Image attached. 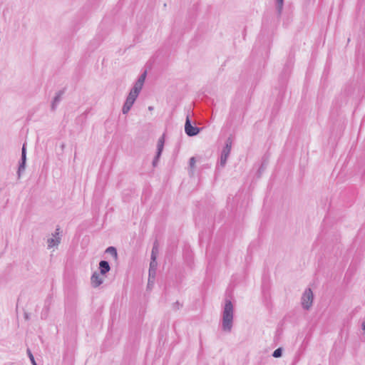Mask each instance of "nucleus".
<instances>
[{
    "label": "nucleus",
    "mask_w": 365,
    "mask_h": 365,
    "mask_svg": "<svg viewBox=\"0 0 365 365\" xmlns=\"http://www.w3.org/2000/svg\"><path fill=\"white\" fill-rule=\"evenodd\" d=\"M234 307L230 299L225 300L222 311V329L225 332L230 333L233 326Z\"/></svg>",
    "instance_id": "nucleus-1"
},
{
    "label": "nucleus",
    "mask_w": 365,
    "mask_h": 365,
    "mask_svg": "<svg viewBox=\"0 0 365 365\" xmlns=\"http://www.w3.org/2000/svg\"><path fill=\"white\" fill-rule=\"evenodd\" d=\"M313 299L314 294L312 289L310 288L306 289L302 297V307L306 310H309L312 306Z\"/></svg>",
    "instance_id": "nucleus-2"
},
{
    "label": "nucleus",
    "mask_w": 365,
    "mask_h": 365,
    "mask_svg": "<svg viewBox=\"0 0 365 365\" xmlns=\"http://www.w3.org/2000/svg\"><path fill=\"white\" fill-rule=\"evenodd\" d=\"M232 147V140L230 138H228L226 140L225 145L223 148L220 156V165L221 167H224L227 163V160L231 151Z\"/></svg>",
    "instance_id": "nucleus-3"
},
{
    "label": "nucleus",
    "mask_w": 365,
    "mask_h": 365,
    "mask_svg": "<svg viewBox=\"0 0 365 365\" xmlns=\"http://www.w3.org/2000/svg\"><path fill=\"white\" fill-rule=\"evenodd\" d=\"M201 128L194 126L192 125L189 115H187L186 117V120L185 123V132L189 137H192L197 135L200 130Z\"/></svg>",
    "instance_id": "nucleus-4"
},
{
    "label": "nucleus",
    "mask_w": 365,
    "mask_h": 365,
    "mask_svg": "<svg viewBox=\"0 0 365 365\" xmlns=\"http://www.w3.org/2000/svg\"><path fill=\"white\" fill-rule=\"evenodd\" d=\"M138 96V95L133 94L130 91L122 108V112L123 114H127L130 111Z\"/></svg>",
    "instance_id": "nucleus-5"
},
{
    "label": "nucleus",
    "mask_w": 365,
    "mask_h": 365,
    "mask_svg": "<svg viewBox=\"0 0 365 365\" xmlns=\"http://www.w3.org/2000/svg\"><path fill=\"white\" fill-rule=\"evenodd\" d=\"M60 227L57 226L54 233L52 234V237L47 239L48 249L58 246L61 243Z\"/></svg>",
    "instance_id": "nucleus-6"
},
{
    "label": "nucleus",
    "mask_w": 365,
    "mask_h": 365,
    "mask_svg": "<svg viewBox=\"0 0 365 365\" xmlns=\"http://www.w3.org/2000/svg\"><path fill=\"white\" fill-rule=\"evenodd\" d=\"M26 161V143H24L22 149H21V161L19 163V169L17 171L19 178L21 177V173L24 172L25 170Z\"/></svg>",
    "instance_id": "nucleus-7"
},
{
    "label": "nucleus",
    "mask_w": 365,
    "mask_h": 365,
    "mask_svg": "<svg viewBox=\"0 0 365 365\" xmlns=\"http://www.w3.org/2000/svg\"><path fill=\"white\" fill-rule=\"evenodd\" d=\"M91 284L93 287H98L103 283V279L101 278L99 274L94 272L91 277Z\"/></svg>",
    "instance_id": "nucleus-8"
},
{
    "label": "nucleus",
    "mask_w": 365,
    "mask_h": 365,
    "mask_svg": "<svg viewBox=\"0 0 365 365\" xmlns=\"http://www.w3.org/2000/svg\"><path fill=\"white\" fill-rule=\"evenodd\" d=\"M99 269L101 274L104 275L107 274L110 269L108 262L106 260H101L99 262Z\"/></svg>",
    "instance_id": "nucleus-9"
},
{
    "label": "nucleus",
    "mask_w": 365,
    "mask_h": 365,
    "mask_svg": "<svg viewBox=\"0 0 365 365\" xmlns=\"http://www.w3.org/2000/svg\"><path fill=\"white\" fill-rule=\"evenodd\" d=\"M63 91H59L56 94V96L54 97L53 101H52V104H51V109L52 110H55L56 109V106L58 104V103L61 101V96L63 95Z\"/></svg>",
    "instance_id": "nucleus-10"
},
{
    "label": "nucleus",
    "mask_w": 365,
    "mask_h": 365,
    "mask_svg": "<svg viewBox=\"0 0 365 365\" xmlns=\"http://www.w3.org/2000/svg\"><path fill=\"white\" fill-rule=\"evenodd\" d=\"M164 143H165V139H164V135H163L158 140L157 152H156L158 153V157H160V155L162 154L163 147H164Z\"/></svg>",
    "instance_id": "nucleus-11"
},
{
    "label": "nucleus",
    "mask_w": 365,
    "mask_h": 365,
    "mask_svg": "<svg viewBox=\"0 0 365 365\" xmlns=\"http://www.w3.org/2000/svg\"><path fill=\"white\" fill-rule=\"evenodd\" d=\"M143 86V84L139 83V82L136 81L130 90V92H132L133 94L139 95L140 91L142 90V88Z\"/></svg>",
    "instance_id": "nucleus-12"
},
{
    "label": "nucleus",
    "mask_w": 365,
    "mask_h": 365,
    "mask_svg": "<svg viewBox=\"0 0 365 365\" xmlns=\"http://www.w3.org/2000/svg\"><path fill=\"white\" fill-rule=\"evenodd\" d=\"M156 268H157L156 259H151V261L150 263V269H149V277H150L152 274H155Z\"/></svg>",
    "instance_id": "nucleus-13"
},
{
    "label": "nucleus",
    "mask_w": 365,
    "mask_h": 365,
    "mask_svg": "<svg viewBox=\"0 0 365 365\" xmlns=\"http://www.w3.org/2000/svg\"><path fill=\"white\" fill-rule=\"evenodd\" d=\"M106 253L107 254H110L113 256V257L117 260L118 259V252H117V250L115 247H108L106 250Z\"/></svg>",
    "instance_id": "nucleus-14"
},
{
    "label": "nucleus",
    "mask_w": 365,
    "mask_h": 365,
    "mask_svg": "<svg viewBox=\"0 0 365 365\" xmlns=\"http://www.w3.org/2000/svg\"><path fill=\"white\" fill-rule=\"evenodd\" d=\"M284 5V0H276V9L279 15L281 14Z\"/></svg>",
    "instance_id": "nucleus-15"
},
{
    "label": "nucleus",
    "mask_w": 365,
    "mask_h": 365,
    "mask_svg": "<svg viewBox=\"0 0 365 365\" xmlns=\"http://www.w3.org/2000/svg\"><path fill=\"white\" fill-rule=\"evenodd\" d=\"M158 251V243H157V242H155L153 249H152L151 259H156Z\"/></svg>",
    "instance_id": "nucleus-16"
},
{
    "label": "nucleus",
    "mask_w": 365,
    "mask_h": 365,
    "mask_svg": "<svg viewBox=\"0 0 365 365\" xmlns=\"http://www.w3.org/2000/svg\"><path fill=\"white\" fill-rule=\"evenodd\" d=\"M282 355V349L281 347L275 349L272 354V356L274 358H279Z\"/></svg>",
    "instance_id": "nucleus-17"
},
{
    "label": "nucleus",
    "mask_w": 365,
    "mask_h": 365,
    "mask_svg": "<svg viewBox=\"0 0 365 365\" xmlns=\"http://www.w3.org/2000/svg\"><path fill=\"white\" fill-rule=\"evenodd\" d=\"M26 352H27L28 356H29L32 365H38L35 361V359H34V355L31 353V350L29 349H28Z\"/></svg>",
    "instance_id": "nucleus-18"
},
{
    "label": "nucleus",
    "mask_w": 365,
    "mask_h": 365,
    "mask_svg": "<svg viewBox=\"0 0 365 365\" xmlns=\"http://www.w3.org/2000/svg\"><path fill=\"white\" fill-rule=\"evenodd\" d=\"M146 76H147V72L146 71H144L140 76L139 78H138V80L136 81L139 82V83H141V84H144V82H145V78H146Z\"/></svg>",
    "instance_id": "nucleus-19"
},
{
    "label": "nucleus",
    "mask_w": 365,
    "mask_h": 365,
    "mask_svg": "<svg viewBox=\"0 0 365 365\" xmlns=\"http://www.w3.org/2000/svg\"><path fill=\"white\" fill-rule=\"evenodd\" d=\"M159 158H160V157H158V153H156V155L154 158L153 163H152L153 167H156L158 165V162Z\"/></svg>",
    "instance_id": "nucleus-20"
},
{
    "label": "nucleus",
    "mask_w": 365,
    "mask_h": 365,
    "mask_svg": "<svg viewBox=\"0 0 365 365\" xmlns=\"http://www.w3.org/2000/svg\"><path fill=\"white\" fill-rule=\"evenodd\" d=\"M182 307V304L179 303V302H176L173 304V308L175 310L179 309Z\"/></svg>",
    "instance_id": "nucleus-21"
},
{
    "label": "nucleus",
    "mask_w": 365,
    "mask_h": 365,
    "mask_svg": "<svg viewBox=\"0 0 365 365\" xmlns=\"http://www.w3.org/2000/svg\"><path fill=\"white\" fill-rule=\"evenodd\" d=\"M190 166L191 168H193L194 165H195V159L194 157H192L190 159Z\"/></svg>",
    "instance_id": "nucleus-22"
},
{
    "label": "nucleus",
    "mask_w": 365,
    "mask_h": 365,
    "mask_svg": "<svg viewBox=\"0 0 365 365\" xmlns=\"http://www.w3.org/2000/svg\"><path fill=\"white\" fill-rule=\"evenodd\" d=\"M361 327H362V329L364 331H365V321L362 322Z\"/></svg>",
    "instance_id": "nucleus-23"
},
{
    "label": "nucleus",
    "mask_w": 365,
    "mask_h": 365,
    "mask_svg": "<svg viewBox=\"0 0 365 365\" xmlns=\"http://www.w3.org/2000/svg\"><path fill=\"white\" fill-rule=\"evenodd\" d=\"M264 170V167H263V165H261V167L259 168V172L260 173L261 171H262Z\"/></svg>",
    "instance_id": "nucleus-24"
},
{
    "label": "nucleus",
    "mask_w": 365,
    "mask_h": 365,
    "mask_svg": "<svg viewBox=\"0 0 365 365\" xmlns=\"http://www.w3.org/2000/svg\"><path fill=\"white\" fill-rule=\"evenodd\" d=\"M24 316L26 319H29V314L27 313H25Z\"/></svg>",
    "instance_id": "nucleus-25"
},
{
    "label": "nucleus",
    "mask_w": 365,
    "mask_h": 365,
    "mask_svg": "<svg viewBox=\"0 0 365 365\" xmlns=\"http://www.w3.org/2000/svg\"><path fill=\"white\" fill-rule=\"evenodd\" d=\"M148 109H149L150 110H152L153 109V108L152 106H150V107L148 108Z\"/></svg>",
    "instance_id": "nucleus-26"
}]
</instances>
